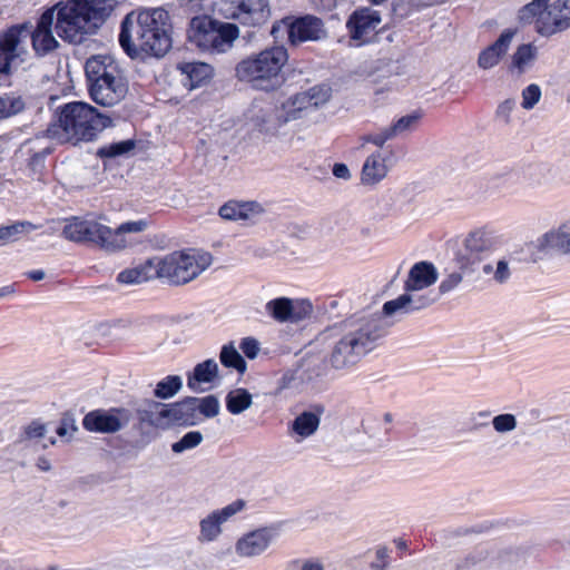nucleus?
I'll return each mask as SVG.
<instances>
[{
  "label": "nucleus",
  "instance_id": "f257e3e1",
  "mask_svg": "<svg viewBox=\"0 0 570 570\" xmlns=\"http://www.w3.org/2000/svg\"><path fill=\"white\" fill-rule=\"evenodd\" d=\"M170 31L165 9H136L121 21L119 45L131 59L163 58L171 48Z\"/></svg>",
  "mask_w": 570,
  "mask_h": 570
},
{
  "label": "nucleus",
  "instance_id": "f03ea898",
  "mask_svg": "<svg viewBox=\"0 0 570 570\" xmlns=\"http://www.w3.org/2000/svg\"><path fill=\"white\" fill-rule=\"evenodd\" d=\"M115 0H68L55 9V30L69 43H81L94 35L114 11Z\"/></svg>",
  "mask_w": 570,
  "mask_h": 570
},
{
  "label": "nucleus",
  "instance_id": "7ed1b4c3",
  "mask_svg": "<svg viewBox=\"0 0 570 570\" xmlns=\"http://www.w3.org/2000/svg\"><path fill=\"white\" fill-rule=\"evenodd\" d=\"M111 125V119L83 101H72L59 107L46 136L59 144L78 145L97 139Z\"/></svg>",
  "mask_w": 570,
  "mask_h": 570
},
{
  "label": "nucleus",
  "instance_id": "20e7f679",
  "mask_svg": "<svg viewBox=\"0 0 570 570\" xmlns=\"http://www.w3.org/2000/svg\"><path fill=\"white\" fill-rule=\"evenodd\" d=\"M380 316L360 318L345 325L340 338L333 342L330 363L335 370L355 365L364 355L375 348L385 335L386 328Z\"/></svg>",
  "mask_w": 570,
  "mask_h": 570
},
{
  "label": "nucleus",
  "instance_id": "39448f33",
  "mask_svg": "<svg viewBox=\"0 0 570 570\" xmlns=\"http://www.w3.org/2000/svg\"><path fill=\"white\" fill-rule=\"evenodd\" d=\"M287 60L288 53L283 46L269 47L240 60L235 75L255 89L273 91L284 83L283 68Z\"/></svg>",
  "mask_w": 570,
  "mask_h": 570
},
{
  "label": "nucleus",
  "instance_id": "423d86ee",
  "mask_svg": "<svg viewBox=\"0 0 570 570\" xmlns=\"http://www.w3.org/2000/svg\"><path fill=\"white\" fill-rule=\"evenodd\" d=\"M148 227L145 219L126 222L116 229L92 220L72 217L63 227L65 238L76 243H94L108 252L119 250L126 247L125 234L141 233Z\"/></svg>",
  "mask_w": 570,
  "mask_h": 570
},
{
  "label": "nucleus",
  "instance_id": "0eeeda50",
  "mask_svg": "<svg viewBox=\"0 0 570 570\" xmlns=\"http://www.w3.org/2000/svg\"><path fill=\"white\" fill-rule=\"evenodd\" d=\"M90 97L101 106L120 102L128 92V83L117 62L110 56H94L85 66Z\"/></svg>",
  "mask_w": 570,
  "mask_h": 570
},
{
  "label": "nucleus",
  "instance_id": "6e6552de",
  "mask_svg": "<svg viewBox=\"0 0 570 570\" xmlns=\"http://www.w3.org/2000/svg\"><path fill=\"white\" fill-rule=\"evenodd\" d=\"M212 264V255L195 249L154 257L156 277L183 285L198 277Z\"/></svg>",
  "mask_w": 570,
  "mask_h": 570
},
{
  "label": "nucleus",
  "instance_id": "1a4fd4ad",
  "mask_svg": "<svg viewBox=\"0 0 570 570\" xmlns=\"http://www.w3.org/2000/svg\"><path fill=\"white\" fill-rule=\"evenodd\" d=\"M216 12L243 26L259 27L271 18L269 0H222Z\"/></svg>",
  "mask_w": 570,
  "mask_h": 570
},
{
  "label": "nucleus",
  "instance_id": "9d476101",
  "mask_svg": "<svg viewBox=\"0 0 570 570\" xmlns=\"http://www.w3.org/2000/svg\"><path fill=\"white\" fill-rule=\"evenodd\" d=\"M26 27H10L0 36V82L26 62Z\"/></svg>",
  "mask_w": 570,
  "mask_h": 570
},
{
  "label": "nucleus",
  "instance_id": "9b49d317",
  "mask_svg": "<svg viewBox=\"0 0 570 570\" xmlns=\"http://www.w3.org/2000/svg\"><path fill=\"white\" fill-rule=\"evenodd\" d=\"M132 412L137 417L135 429L141 436H149L171 429L168 403L144 399L137 403Z\"/></svg>",
  "mask_w": 570,
  "mask_h": 570
},
{
  "label": "nucleus",
  "instance_id": "f8f14e48",
  "mask_svg": "<svg viewBox=\"0 0 570 570\" xmlns=\"http://www.w3.org/2000/svg\"><path fill=\"white\" fill-rule=\"evenodd\" d=\"M247 124L253 130L263 135H275L282 126L289 122L284 107L273 101L256 99L252 102L245 114Z\"/></svg>",
  "mask_w": 570,
  "mask_h": 570
},
{
  "label": "nucleus",
  "instance_id": "ddd939ff",
  "mask_svg": "<svg viewBox=\"0 0 570 570\" xmlns=\"http://www.w3.org/2000/svg\"><path fill=\"white\" fill-rule=\"evenodd\" d=\"M132 419V410L125 406L98 409L85 415L82 425L89 432L114 434L127 428Z\"/></svg>",
  "mask_w": 570,
  "mask_h": 570
},
{
  "label": "nucleus",
  "instance_id": "4468645a",
  "mask_svg": "<svg viewBox=\"0 0 570 570\" xmlns=\"http://www.w3.org/2000/svg\"><path fill=\"white\" fill-rule=\"evenodd\" d=\"M55 22V9H47L39 18L33 29L30 22L14 24L13 27H26L28 36L24 42L26 60L29 57L28 43L32 42L33 50L39 56H45L58 48L59 42L53 36L52 26Z\"/></svg>",
  "mask_w": 570,
  "mask_h": 570
},
{
  "label": "nucleus",
  "instance_id": "2eb2a0df",
  "mask_svg": "<svg viewBox=\"0 0 570 570\" xmlns=\"http://www.w3.org/2000/svg\"><path fill=\"white\" fill-rule=\"evenodd\" d=\"M245 508L244 500H236L222 509L213 510L199 521V534L197 537L200 543H210L217 541L222 535L224 524Z\"/></svg>",
  "mask_w": 570,
  "mask_h": 570
},
{
  "label": "nucleus",
  "instance_id": "dca6fc26",
  "mask_svg": "<svg viewBox=\"0 0 570 570\" xmlns=\"http://www.w3.org/2000/svg\"><path fill=\"white\" fill-rule=\"evenodd\" d=\"M381 21L379 11L371 8L357 9L347 19L348 36L358 45L366 43L376 35Z\"/></svg>",
  "mask_w": 570,
  "mask_h": 570
},
{
  "label": "nucleus",
  "instance_id": "f3484780",
  "mask_svg": "<svg viewBox=\"0 0 570 570\" xmlns=\"http://www.w3.org/2000/svg\"><path fill=\"white\" fill-rule=\"evenodd\" d=\"M513 553H492L485 546H478L455 562V570H490L504 568L511 561Z\"/></svg>",
  "mask_w": 570,
  "mask_h": 570
},
{
  "label": "nucleus",
  "instance_id": "a211bd4d",
  "mask_svg": "<svg viewBox=\"0 0 570 570\" xmlns=\"http://www.w3.org/2000/svg\"><path fill=\"white\" fill-rule=\"evenodd\" d=\"M326 37L327 31L323 20L312 14L295 19L288 27V40L292 45L318 41Z\"/></svg>",
  "mask_w": 570,
  "mask_h": 570
},
{
  "label": "nucleus",
  "instance_id": "6ab92c4d",
  "mask_svg": "<svg viewBox=\"0 0 570 570\" xmlns=\"http://www.w3.org/2000/svg\"><path fill=\"white\" fill-rule=\"evenodd\" d=\"M535 31L542 37H551L558 32L569 28V18L562 16L557 1L549 7H544L535 11L533 20Z\"/></svg>",
  "mask_w": 570,
  "mask_h": 570
},
{
  "label": "nucleus",
  "instance_id": "aec40b11",
  "mask_svg": "<svg viewBox=\"0 0 570 570\" xmlns=\"http://www.w3.org/2000/svg\"><path fill=\"white\" fill-rule=\"evenodd\" d=\"M275 537L274 530L261 528L242 535L235 543V551L240 558H255L263 554Z\"/></svg>",
  "mask_w": 570,
  "mask_h": 570
},
{
  "label": "nucleus",
  "instance_id": "412c9836",
  "mask_svg": "<svg viewBox=\"0 0 570 570\" xmlns=\"http://www.w3.org/2000/svg\"><path fill=\"white\" fill-rule=\"evenodd\" d=\"M490 242L482 232L471 233L464 240L463 247L458 252L455 262L460 269H470L482 259L490 249Z\"/></svg>",
  "mask_w": 570,
  "mask_h": 570
},
{
  "label": "nucleus",
  "instance_id": "4be33fe9",
  "mask_svg": "<svg viewBox=\"0 0 570 570\" xmlns=\"http://www.w3.org/2000/svg\"><path fill=\"white\" fill-rule=\"evenodd\" d=\"M515 35L517 29L509 28L503 30L492 45L480 52L478 58L479 67L487 70L499 65L501 58L508 52Z\"/></svg>",
  "mask_w": 570,
  "mask_h": 570
},
{
  "label": "nucleus",
  "instance_id": "5701e85b",
  "mask_svg": "<svg viewBox=\"0 0 570 570\" xmlns=\"http://www.w3.org/2000/svg\"><path fill=\"white\" fill-rule=\"evenodd\" d=\"M389 160L390 157L382 150H377L371 154L365 159L362 167V184L366 186H373L383 180L392 167V164H390Z\"/></svg>",
  "mask_w": 570,
  "mask_h": 570
},
{
  "label": "nucleus",
  "instance_id": "b1692460",
  "mask_svg": "<svg viewBox=\"0 0 570 570\" xmlns=\"http://www.w3.org/2000/svg\"><path fill=\"white\" fill-rule=\"evenodd\" d=\"M218 20L208 17H195L190 21L188 39L197 48L209 51L213 47L214 32Z\"/></svg>",
  "mask_w": 570,
  "mask_h": 570
},
{
  "label": "nucleus",
  "instance_id": "393cba45",
  "mask_svg": "<svg viewBox=\"0 0 570 570\" xmlns=\"http://www.w3.org/2000/svg\"><path fill=\"white\" fill-rule=\"evenodd\" d=\"M436 281L438 272L434 265L429 262H419L411 267L404 288L407 292H420Z\"/></svg>",
  "mask_w": 570,
  "mask_h": 570
},
{
  "label": "nucleus",
  "instance_id": "a878e982",
  "mask_svg": "<svg viewBox=\"0 0 570 570\" xmlns=\"http://www.w3.org/2000/svg\"><path fill=\"white\" fill-rule=\"evenodd\" d=\"M170 423L174 426H193L199 423V415L196 407V397H185L175 403H168Z\"/></svg>",
  "mask_w": 570,
  "mask_h": 570
},
{
  "label": "nucleus",
  "instance_id": "bb28decb",
  "mask_svg": "<svg viewBox=\"0 0 570 570\" xmlns=\"http://www.w3.org/2000/svg\"><path fill=\"white\" fill-rule=\"evenodd\" d=\"M218 364L215 360L208 358L198 363L191 372L187 374V386L193 392H204L203 384H213L218 377Z\"/></svg>",
  "mask_w": 570,
  "mask_h": 570
},
{
  "label": "nucleus",
  "instance_id": "cd10ccee",
  "mask_svg": "<svg viewBox=\"0 0 570 570\" xmlns=\"http://www.w3.org/2000/svg\"><path fill=\"white\" fill-rule=\"evenodd\" d=\"M178 70L185 76L183 80L185 87H188L190 90L209 82L214 73L210 65L199 61L179 63Z\"/></svg>",
  "mask_w": 570,
  "mask_h": 570
},
{
  "label": "nucleus",
  "instance_id": "c85d7f7f",
  "mask_svg": "<svg viewBox=\"0 0 570 570\" xmlns=\"http://www.w3.org/2000/svg\"><path fill=\"white\" fill-rule=\"evenodd\" d=\"M263 213L256 202L230 200L219 208V216L227 220H249Z\"/></svg>",
  "mask_w": 570,
  "mask_h": 570
},
{
  "label": "nucleus",
  "instance_id": "c756f323",
  "mask_svg": "<svg viewBox=\"0 0 570 570\" xmlns=\"http://www.w3.org/2000/svg\"><path fill=\"white\" fill-rule=\"evenodd\" d=\"M541 250L557 249L563 254H570V220L551 229L538 239Z\"/></svg>",
  "mask_w": 570,
  "mask_h": 570
},
{
  "label": "nucleus",
  "instance_id": "7c9ffc66",
  "mask_svg": "<svg viewBox=\"0 0 570 570\" xmlns=\"http://www.w3.org/2000/svg\"><path fill=\"white\" fill-rule=\"evenodd\" d=\"M239 37V28L235 23L217 21L210 52L223 53L229 50Z\"/></svg>",
  "mask_w": 570,
  "mask_h": 570
},
{
  "label": "nucleus",
  "instance_id": "2f4dec72",
  "mask_svg": "<svg viewBox=\"0 0 570 570\" xmlns=\"http://www.w3.org/2000/svg\"><path fill=\"white\" fill-rule=\"evenodd\" d=\"M321 417L316 413L304 411L291 424V433L296 435V441H303L318 430Z\"/></svg>",
  "mask_w": 570,
  "mask_h": 570
},
{
  "label": "nucleus",
  "instance_id": "473e14b6",
  "mask_svg": "<svg viewBox=\"0 0 570 570\" xmlns=\"http://www.w3.org/2000/svg\"><path fill=\"white\" fill-rule=\"evenodd\" d=\"M154 277H156L154 258H150L144 265L120 272L117 276V281L121 284L134 285L144 283Z\"/></svg>",
  "mask_w": 570,
  "mask_h": 570
},
{
  "label": "nucleus",
  "instance_id": "72a5a7b5",
  "mask_svg": "<svg viewBox=\"0 0 570 570\" xmlns=\"http://www.w3.org/2000/svg\"><path fill=\"white\" fill-rule=\"evenodd\" d=\"M537 57L538 48L534 45H520L512 55L511 67L512 69H515L518 73H523L534 63Z\"/></svg>",
  "mask_w": 570,
  "mask_h": 570
},
{
  "label": "nucleus",
  "instance_id": "f704fd0d",
  "mask_svg": "<svg viewBox=\"0 0 570 570\" xmlns=\"http://www.w3.org/2000/svg\"><path fill=\"white\" fill-rule=\"evenodd\" d=\"M253 404V395L243 387L232 390L226 395V409L234 415L242 414Z\"/></svg>",
  "mask_w": 570,
  "mask_h": 570
},
{
  "label": "nucleus",
  "instance_id": "c9c22d12",
  "mask_svg": "<svg viewBox=\"0 0 570 570\" xmlns=\"http://www.w3.org/2000/svg\"><path fill=\"white\" fill-rule=\"evenodd\" d=\"M284 112L291 121L302 118V112L307 109H314L309 101L307 91H302L288 98L284 104Z\"/></svg>",
  "mask_w": 570,
  "mask_h": 570
},
{
  "label": "nucleus",
  "instance_id": "e433bc0d",
  "mask_svg": "<svg viewBox=\"0 0 570 570\" xmlns=\"http://www.w3.org/2000/svg\"><path fill=\"white\" fill-rule=\"evenodd\" d=\"M219 361L225 367L234 368L239 374H244L247 370V364L244 357L237 351L233 342L225 344L222 347Z\"/></svg>",
  "mask_w": 570,
  "mask_h": 570
},
{
  "label": "nucleus",
  "instance_id": "4c0bfd02",
  "mask_svg": "<svg viewBox=\"0 0 570 570\" xmlns=\"http://www.w3.org/2000/svg\"><path fill=\"white\" fill-rule=\"evenodd\" d=\"M181 387L183 379L179 375H168L156 384L153 393L159 400H168L174 397Z\"/></svg>",
  "mask_w": 570,
  "mask_h": 570
},
{
  "label": "nucleus",
  "instance_id": "58836bf2",
  "mask_svg": "<svg viewBox=\"0 0 570 570\" xmlns=\"http://www.w3.org/2000/svg\"><path fill=\"white\" fill-rule=\"evenodd\" d=\"M267 313L277 322L284 323L292 320L293 304L289 298L279 297L266 304Z\"/></svg>",
  "mask_w": 570,
  "mask_h": 570
},
{
  "label": "nucleus",
  "instance_id": "ea45409f",
  "mask_svg": "<svg viewBox=\"0 0 570 570\" xmlns=\"http://www.w3.org/2000/svg\"><path fill=\"white\" fill-rule=\"evenodd\" d=\"M24 100L16 92L0 95V118H9L24 109Z\"/></svg>",
  "mask_w": 570,
  "mask_h": 570
},
{
  "label": "nucleus",
  "instance_id": "a19ab883",
  "mask_svg": "<svg viewBox=\"0 0 570 570\" xmlns=\"http://www.w3.org/2000/svg\"><path fill=\"white\" fill-rule=\"evenodd\" d=\"M196 407L199 415V422L203 417H215L219 413V401L215 395H207L205 397H196Z\"/></svg>",
  "mask_w": 570,
  "mask_h": 570
},
{
  "label": "nucleus",
  "instance_id": "79ce46f5",
  "mask_svg": "<svg viewBox=\"0 0 570 570\" xmlns=\"http://www.w3.org/2000/svg\"><path fill=\"white\" fill-rule=\"evenodd\" d=\"M135 146L132 139L121 140L99 148L97 155L101 158H114L130 153Z\"/></svg>",
  "mask_w": 570,
  "mask_h": 570
},
{
  "label": "nucleus",
  "instance_id": "37998d69",
  "mask_svg": "<svg viewBox=\"0 0 570 570\" xmlns=\"http://www.w3.org/2000/svg\"><path fill=\"white\" fill-rule=\"evenodd\" d=\"M420 118L421 115L416 112L403 116L390 126L391 131L393 132L395 138L405 132L412 131L416 128Z\"/></svg>",
  "mask_w": 570,
  "mask_h": 570
},
{
  "label": "nucleus",
  "instance_id": "c03bdc74",
  "mask_svg": "<svg viewBox=\"0 0 570 570\" xmlns=\"http://www.w3.org/2000/svg\"><path fill=\"white\" fill-rule=\"evenodd\" d=\"M203 434L199 431L186 433L179 441L173 443L171 450L175 453H181L198 446L203 442Z\"/></svg>",
  "mask_w": 570,
  "mask_h": 570
},
{
  "label": "nucleus",
  "instance_id": "a18cd8bd",
  "mask_svg": "<svg viewBox=\"0 0 570 570\" xmlns=\"http://www.w3.org/2000/svg\"><path fill=\"white\" fill-rule=\"evenodd\" d=\"M382 311L385 316L405 315L411 313L405 294L384 303Z\"/></svg>",
  "mask_w": 570,
  "mask_h": 570
},
{
  "label": "nucleus",
  "instance_id": "49530a36",
  "mask_svg": "<svg viewBox=\"0 0 570 570\" xmlns=\"http://www.w3.org/2000/svg\"><path fill=\"white\" fill-rule=\"evenodd\" d=\"M405 297L411 313L423 309L435 302V298L428 294H419L417 292L405 291Z\"/></svg>",
  "mask_w": 570,
  "mask_h": 570
},
{
  "label": "nucleus",
  "instance_id": "de8ad7c7",
  "mask_svg": "<svg viewBox=\"0 0 570 570\" xmlns=\"http://www.w3.org/2000/svg\"><path fill=\"white\" fill-rule=\"evenodd\" d=\"M517 417L514 414L504 413L499 414L492 419V425L498 433H509L517 428Z\"/></svg>",
  "mask_w": 570,
  "mask_h": 570
},
{
  "label": "nucleus",
  "instance_id": "09e8293b",
  "mask_svg": "<svg viewBox=\"0 0 570 570\" xmlns=\"http://www.w3.org/2000/svg\"><path fill=\"white\" fill-rule=\"evenodd\" d=\"M463 271H450L445 277L441 281L439 292L441 295H445L454 291L463 281Z\"/></svg>",
  "mask_w": 570,
  "mask_h": 570
},
{
  "label": "nucleus",
  "instance_id": "8fccbe9b",
  "mask_svg": "<svg viewBox=\"0 0 570 570\" xmlns=\"http://www.w3.org/2000/svg\"><path fill=\"white\" fill-rule=\"evenodd\" d=\"M37 227L30 222H17L9 226H3L8 243L16 242L19 237Z\"/></svg>",
  "mask_w": 570,
  "mask_h": 570
},
{
  "label": "nucleus",
  "instance_id": "3c124183",
  "mask_svg": "<svg viewBox=\"0 0 570 570\" xmlns=\"http://www.w3.org/2000/svg\"><path fill=\"white\" fill-rule=\"evenodd\" d=\"M306 91L314 108L323 106L331 98V88L326 85L314 86Z\"/></svg>",
  "mask_w": 570,
  "mask_h": 570
},
{
  "label": "nucleus",
  "instance_id": "603ef678",
  "mask_svg": "<svg viewBox=\"0 0 570 570\" xmlns=\"http://www.w3.org/2000/svg\"><path fill=\"white\" fill-rule=\"evenodd\" d=\"M541 99V89L538 85L531 83L522 90V108L530 110Z\"/></svg>",
  "mask_w": 570,
  "mask_h": 570
},
{
  "label": "nucleus",
  "instance_id": "864d4df0",
  "mask_svg": "<svg viewBox=\"0 0 570 570\" xmlns=\"http://www.w3.org/2000/svg\"><path fill=\"white\" fill-rule=\"evenodd\" d=\"M394 135L391 131V127H385L377 132L368 134L362 137L363 142H371L374 146L382 148L386 141L394 139Z\"/></svg>",
  "mask_w": 570,
  "mask_h": 570
},
{
  "label": "nucleus",
  "instance_id": "5fc2aeb1",
  "mask_svg": "<svg viewBox=\"0 0 570 570\" xmlns=\"http://www.w3.org/2000/svg\"><path fill=\"white\" fill-rule=\"evenodd\" d=\"M550 0H532L530 3L525 4L521 10L519 18L522 22H531L533 20V14L541 8L549 7L548 4Z\"/></svg>",
  "mask_w": 570,
  "mask_h": 570
},
{
  "label": "nucleus",
  "instance_id": "6e6d98bb",
  "mask_svg": "<svg viewBox=\"0 0 570 570\" xmlns=\"http://www.w3.org/2000/svg\"><path fill=\"white\" fill-rule=\"evenodd\" d=\"M284 570H324V566L313 559L293 560Z\"/></svg>",
  "mask_w": 570,
  "mask_h": 570
},
{
  "label": "nucleus",
  "instance_id": "4d7b16f0",
  "mask_svg": "<svg viewBox=\"0 0 570 570\" xmlns=\"http://www.w3.org/2000/svg\"><path fill=\"white\" fill-rule=\"evenodd\" d=\"M239 348L250 360L255 358L261 351L259 342L250 336L242 340Z\"/></svg>",
  "mask_w": 570,
  "mask_h": 570
},
{
  "label": "nucleus",
  "instance_id": "13d9d810",
  "mask_svg": "<svg viewBox=\"0 0 570 570\" xmlns=\"http://www.w3.org/2000/svg\"><path fill=\"white\" fill-rule=\"evenodd\" d=\"M376 560L370 564L372 570H386L389 566L390 550L386 547H379L375 552Z\"/></svg>",
  "mask_w": 570,
  "mask_h": 570
},
{
  "label": "nucleus",
  "instance_id": "bf43d9fd",
  "mask_svg": "<svg viewBox=\"0 0 570 570\" xmlns=\"http://www.w3.org/2000/svg\"><path fill=\"white\" fill-rule=\"evenodd\" d=\"M46 434V426L38 422H32L24 429L27 440L41 439Z\"/></svg>",
  "mask_w": 570,
  "mask_h": 570
},
{
  "label": "nucleus",
  "instance_id": "052dcab7",
  "mask_svg": "<svg viewBox=\"0 0 570 570\" xmlns=\"http://www.w3.org/2000/svg\"><path fill=\"white\" fill-rule=\"evenodd\" d=\"M510 277V269H509V266H508V263L505 261H499L497 263V268L493 273V279L499 283V284H503L504 282H507Z\"/></svg>",
  "mask_w": 570,
  "mask_h": 570
},
{
  "label": "nucleus",
  "instance_id": "680f3d73",
  "mask_svg": "<svg viewBox=\"0 0 570 570\" xmlns=\"http://www.w3.org/2000/svg\"><path fill=\"white\" fill-rule=\"evenodd\" d=\"M515 106V101L513 99H507L502 104L499 105L497 109V116L508 121L510 118V114Z\"/></svg>",
  "mask_w": 570,
  "mask_h": 570
},
{
  "label": "nucleus",
  "instance_id": "e2e57ef3",
  "mask_svg": "<svg viewBox=\"0 0 570 570\" xmlns=\"http://www.w3.org/2000/svg\"><path fill=\"white\" fill-rule=\"evenodd\" d=\"M333 175L337 178L348 179L351 177V171L346 165L335 164L333 167Z\"/></svg>",
  "mask_w": 570,
  "mask_h": 570
},
{
  "label": "nucleus",
  "instance_id": "0e129e2a",
  "mask_svg": "<svg viewBox=\"0 0 570 570\" xmlns=\"http://www.w3.org/2000/svg\"><path fill=\"white\" fill-rule=\"evenodd\" d=\"M70 431L71 432L76 431V428L73 426V424H69L67 421H62L57 429V434L61 438H65V436L69 435Z\"/></svg>",
  "mask_w": 570,
  "mask_h": 570
},
{
  "label": "nucleus",
  "instance_id": "69168bd1",
  "mask_svg": "<svg viewBox=\"0 0 570 570\" xmlns=\"http://www.w3.org/2000/svg\"><path fill=\"white\" fill-rule=\"evenodd\" d=\"M557 3L559 4L562 16L569 18L570 27V0H557Z\"/></svg>",
  "mask_w": 570,
  "mask_h": 570
},
{
  "label": "nucleus",
  "instance_id": "338daca9",
  "mask_svg": "<svg viewBox=\"0 0 570 570\" xmlns=\"http://www.w3.org/2000/svg\"><path fill=\"white\" fill-rule=\"evenodd\" d=\"M37 466L41 471H49L51 469L50 462L46 458H39L37 461Z\"/></svg>",
  "mask_w": 570,
  "mask_h": 570
},
{
  "label": "nucleus",
  "instance_id": "774afa93",
  "mask_svg": "<svg viewBox=\"0 0 570 570\" xmlns=\"http://www.w3.org/2000/svg\"><path fill=\"white\" fill-rule=\"evenodd\" d=\"M28 276L29 278H31L32 281H41L45 278V272L41 271V269H36V271H31L28 273Z\"/></svg>",
  "mask_w": 570,
  "mask_h": 570
}]
</instances>
